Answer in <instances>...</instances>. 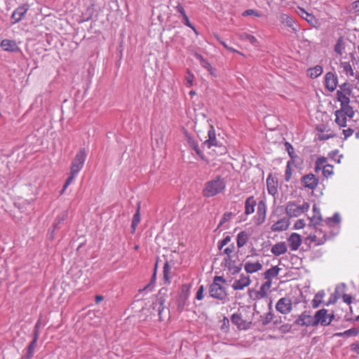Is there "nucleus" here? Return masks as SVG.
Here are the masks:
<instances>
[{"label":"nucleus","instance_id":"obj_53","mask_svg":"<svg viewBox=\"0 0 359 359\" xmlns=\"http://www.w3.org/2000/svg\"><path fill=\"white\" fill-rule=\"evenodd\" d=\"M231 216H232V213L231 212H225L220 222H219V226H222L224 223H226V222L229 221L230 219L231 218Z\"/></svg>","mask_w":359,"mask_h":359},{"label":"nucleus","instance_id":"obj_52","mask_svg":"<svg viewBox=\"0 0 359 359\" xmlns=\"http://www.w3.org/2000/svg\"><path fill=\"white\" fill-rule=\"evenodd\" d=\"M170 265L168 262H165L163 266V276L166 280L170 279Z\"/></svg>","mask_w":359,"mask_h":359},{"label":"nucleus","instance_id":"obj_56","mask_svg":"<svg viewBox=\"0 0 359 359\" xmlns=\"http://www.w3.org/2000/svg\"><path fill=\"white\" fill-rule=\"evenodd\" d=\"M305 226V223L303 219H298L295 222L294 224V229H302Z\"/></svg>","mask_w":359,"mask_h":359},{"label":"nucleus","instance_id":"obj_64","mask_svg":"<svg viewBox=\"0 0 359 359\" xmlns=\"http://www.w3.org/2000/svg\"><path fill=\"white\" fill-rule=\"evenodd\" d=\"M353 130L351 128L344 129L343 130V133L344 135L345 139L351 137L353 134Z\"/></svg>","mask_w":359,"mask_h":359},{"label":"nucleus","instance_id":"obj_12","mask_svg":"<svg viewBox=\"0 0 359 359\" xmlns=\"http://www.w3.org/2000/svg\"><path fill=\"white\" fill-rule=\"evenodd\" d=\"M251 279L248 275L242 273L239 276L238 278H236L231 287L234 290H243L251 284Z\"/></svg>","mask_w":359,"mask_h":359},{"label":"nucleus","instance_id":"obj_46","mask_svg":"<svg viewBox=\"0 0 359 359\" xmlns=\"http://www.w3.org/2000/svg\"><path fill=\"white\" fill-rule=\"evenodd\" d=\"M215 37L216 39L222 44V46L229 51L230 52H233V53H238L239 55H242V56H244V54L241 52H239L238 50H236V49H234L232 47H230L224 41H222L220 40V39L219 38V36L217 35H215Z\"/></svg>","mask_w":359,"mask_h":359},{"label":"nucleus","instance_id":"obj_15","mask_svg":"<svg viewBox=\"0 0 359 359\" xmlns=\"http://www.w3.org/2000/svg\"><path fill=\"white\" fill-rule=\"evenodd\" d=\"M231 322L239 330H248L251 326V322L243 318L241 313H233L231 316Z\"/></svg>","mask_w":359,"mask_h":359},{"label":"nucleus","instance_id":"obj_50","mask_svg":"<svg viewBox=\"0 0 359 359\" xmlns=\"http://www.w3.org/2000/svg\"><path fill=\"white\" fill-rule=\"evenodd\" d=\"M215 37L216 39L222 44V46L229 51L230 52H233V53H238L239 55H242V56H244V54L241 52H239L238 50H236V49H234L232 47H230L224 41H222L220 40V39L219 38V36L217 35H215Z\"/></svg>","mask_w":359,"mask_h":359},{"label":"nucleus","instance_id":"obj_48","mask_svg":"<svg viewBox=\"0 0 359 359\" xmlns=\"http://www.w3.org/2000/svg\"><path fill=\"white\" fill-rule=\"evenodd\" d=\"M215 37L216 39L222 44V46L229 51L230 52H233V53H238L239 55H242V56H244V54L241 52H239L238 50H236V49H234L232 47H230L224 41H222L220 40V39L219 38V36L217 35H215Z\"/></svg>","mask_w":359,"mask_h":359},{"label":"nucleus","instance_id":"obj_49","mask_svg":"<svg viewBox=\"0 0 359 359\" xmlns=\"http://www.w3.org/2000/svg\"><path fill=\"white\" fill-rule=\"evenodd\" d=\"M215 37L216 39L222 44V46L229 51L230 52H233V53H238L239 55H242V56H244V54L241 52H239L238 50H236V49H234L232 47H230L224 41H222L220 40V39L219 38V36L217 35H215Z\"/></svg>","mask_w":359,"mask_h":359},{"label":"nucleus","instance_id":"obj_32","mask_svg":"<svg viewBox=\"0 0 359 359\" xmlns=\"http://www.w3.org/2000/svg\"><path fill=\"white\" fill-rule=\"evenodd\" d=\"M327 158H325L324 156L318 157L315 162V168H314L315 172L318 173L320 170L323 171L324 170V167H325L327 165Z\"/></svg>","mask_w":359,"mask_h":359},{"label":"nucleus","instance_id":"obj_19","mask_svg":"<svg viewBox=\"0 0 359 359\" xmlns=\"http://www.w3.org/2000/svg\"><path fill=\"white\" fill-rule=\"evenodd\" d=\"M263 265L260 261H247L244 264V269L247 273H254L261 271Z\"/></svg>","mask_w":359,"mask_h":359},{"label":"nucleus","instance_id":"obj_30","mask_svg":"<svg viewBox=\"0 0 359 359\" xmlns=\"http://www.w3.org/2000/svg\"><path fill=\"white\" fill-rule=\"evenodd\" d=\"M335 122L340 127H345L346 126L347 118L343 111L337 110L335 112Z\"/></svg>","mask_w":359,"mask_h":359},{"label":"nucleus","instance_id":"obj_10","mask_svg":"<svg viewBox=\"0 0 359 359\" xmlns=\"http://www.w3.org/2000/svg\"><path fill=\"white\" fill-rule=\"evenodd\" d=\"M276 309L281 314H288L292 311V301L288 297L280 298L276 303Z\"/></svg>","mask_w":359,"mask_h":359},{"label":"nucleus","instance_id":"obj_54","mask_svg":"<svg viewBox=\"0 0 359 359\" xmlns=\"http://www.w3.org/2000/svg\"><path fill=\"white\" fill-rule=\"evenodd\" d=\"M177 11L179 12L180 15L182 17V20L184 21V22L189 23V18H188L187 15H186L183 7L181 6H179L177 7Z\"/></svg>","mask_w":359,"mask_h":359},{"label":"nucleus","instance_id":"obj_44","mask_svg":"<svg viewBox=\"0 0 359 359\" xmlns=\"http://www.w3.org/2000/svg\"><path fill=\"white\" fill-rule=\"evenodd\" d=\"M344 45H343V40L341 38H339L335 44L334 46V50L336 53H337L339 55H341L344 52Z\"/></svg>","mask_w":359,"mask_h":359},{"label":"nucleus","instance_id":"obj_28","mask_svg":"<svg viewBox=\"0 0 359 359\" xmlns=\"http://www.w3.org/2000/svg\"><path fill=\"white\" fill-rule=\"evenodd\" d=\"M249 234L245 231H241L238 235L236 238V243L237 246L238 248H241L243 247L249 241Z\"/></svg>","mask_w":359,"mask_h":359},{"label":"nucleus","instance_id":"obj_5","mask_svg":"<svg viewBox=\"0 0 359 359\" xmlns=\"http://www.w3.org/2000/svg\"><path fill=\"white\" fill-rule=\"evenodd\" d=\"M309 204L304 202L302 205H297L295 203H288L285 208L286 213L290 217H297L307 212L309 209Z\"/></svg>","mask_w":359,"mask_h":359},{"label":"nucleus","instance_id":"obj_43","mask_svg":"<svg viewBox=\"0 0 359 359\" xmlns=\"http://www.w3.org/2000/svg\"><path fill=\"white\" fill-rule=\"evenodd\" d=\"M322 173L325 177H330L334 175V167L327 163V165L324 167V170L322 171Z\"/></svg>","mask_w":359,"mask_h":359},{"label":"nucleus","instance_id":"obj_11","mask_svg":"<svg viewBox=\"0 0 359 359\" xmlns=\"http://www.w3.org/2000/svg\"><path fill=\"white\" fill-rule=\"evenodd\" d=\"M272 285V281L266 280L264 283L262 284L259 290L258 291H254L253 290H249L248 292L250 297H252V293L255 292V297L254 299H260L267 297L268 294L271 290Z\"/></svg>","mask_w":359,"mask_h":359},{"label":"nucleus","instance_id":"obj_9","mask_svg":"<svg viewBox=\"0 0 359 359\" xmlns=\"http://www.w3.org/2000/svg\"><path fill=\"white\" fill-rule=\"evenodd\" d=\"M234 250L233 244L230 245L224 250V253L227 256V258L225 259V264L233 274L239 273L241 270V265H235L231 259V256L233 253Z\"/></svg>","mask_w":359,"mask_h":359},{"label":"nucleus","instance_id":"obj_26","mask_svg":"<svg viewBox=\"0 0 359 359\" xmlns=\"http://www.w3.org/2000/svg\"><path fill=\"white\" fill-rule=\"evenodd\" d=\"M27 11V8L26 6H19L18 8H16L12 15V18L14 20L15 22H18L19 21L22 20Z\"/></svg>","mask_w":359,"mask_h":359},{"label":"nucleus","instance_id":"obj_61","mask_svg":"<svg viewBox=\"0 0 359 359\" xmlns=\"http://www.w3.org/2000/svg\"><path fill=\"white\" fill-rule=\"evenodd\" d=\"M337 289L338 288L336 289L335 293L330 297L329 302L327 303V305H329L330 304L335 303L337 301V299L339 298V295L337 294Z\"/></svg>","mask_w":359,"mask_h":359},{"label":"nucleus","instance_id":"obj_23","mask_svg":"<svg viewBox=\"0 0 359 359\" xmlns=\"http://www.w3.org/2000/svg\"><path fill=\"white\" fill-rule=\"evenodd\" d=\"M290 225L289 220L286 218H282L278 220L271 226L273 231H282L286 230Z\"/></svg>","mask_w":359,"mask_h":359},{"label":"nucleus","instance_id":"obj_62","mask_svg":"<svg viewBox=\"0 0 359 359\" xmlns=\"http://www.w3.org/2000/svg\"><path fill=\"white\" fill-rule=\"evenodd\" d=\"M342 299H343L344 302H345L348 305H350L353 301V298H352L351 295L348 294H344L342 295Z\"/></svg>","mask_w":359,"mask_h":359},{"label":"nucleus","instance_id":"obj_16","mask_svg":"<svg viewBox=\"0 0 359 359\" xmlns=\"http://www.w3.org/2000/svg\"><path fill=\"white\" fill-rule=\"evenodd\" d=\"M294 324L299 326H315L314 319L311 315L302 313L294 321Z\"/></svg>","mask_w":359,"mask_h":359},{"label":"nucleus","instance_id":"obj_31","mask_svg":"<svg viewBox=\"0 0 359 359\" xmlns=\"http://www.w3.org/2000/svg\"><path fill=\"white\" fill-rule=\"evenodd\" d=\"M323 73V67L320 65H316L314 67L307 69V76L311 79H316Z\"/></svg>","mask_w":359,"mask_h":359},{"label":"nucleus","instance_id":"obj_20","mask_svg":"<svg viewBox=\"0 0 359 359\" xmlns=\"http://www.w3.org/2000/svg\"><path fill=\"white\" fill-rule=\"evenodd\" d=\"M1 47L4 51L15 53L20 50V48L14 40L4 39L1 41Z\"/></svg>","mask_w":359,"mask_h":359},{"label":"nucleus","instance_id":"obj_27","mask_svg":"<svg viewBox=\"0 0 359 359\" xmlns=\"http://www.w3.org/2000/svg\"><path fill=\"white\" fill-rule=\"evenodd\" d=\"M280 271V268H279L278 266H272L264 273V278L266 280L272 281L273 278H276L278 276Z\"/></svg>","mask_w":359,"mask_h":359},{"label":"nucleus","instance_id":"obj_45","mask_svg":"<svg viewBox=\"0 0 359 359\" xmlns=\"http://www.w3.org/2000/svg\"><path fill=\"white\" fill-rule=\"evenodd\" d=\"M292 175V170L291 168V163L289 161L287 163L285 172V180L286 182H289L291 179Z\"/></svg>","mask_w":359,"mask_h":359},{"label":"nucleus","instance_id":"obj_21","mask_svg":"<svg viewBox=\"0 0 359 359\" xmlns=\"http://www.w3.org/2000/svg\"><path fill=\"white\" fill-rule=\"evenodd\" d=\"M325 85L326 88L332 92L337 86V79L332 72H328L325 75Z\"/></svg>","mask_w":359,"mask_h":359},{"label":"nucleus","instance_id":"obj_29","mask_svg":"<svg viewBox=\"0 0 359 359\" xmlns=\"http://www.w3.org/2000/svg\"><path fill=\"white\" fill-rule=\"evenodd\" d=\"M196 57L200 61L201 65L203 67L206 69L210 73V74L215 76H216L215 69L212 67L211 64L208 60L204 59L203 56L199 54H196Z\"/></svg>","mask_w":359,"mask_h":359},{"label":"nucleus","instance_id":"obj_3","mask_svg":"<svg viewBox=\"0 0 359 359\" xmlns=\"http://www.w3.org/2000/svg\"><path fill=\"white\" fill-rule=\"evenodd\" d=\"M225 189V182L220 177L208 182L203 190V195L205 197H212L221 193Z\"/></svg>","mask_w":359,"mask_h":359},{"label":"nucleus","instance_id":"obj_42","mask_svg":"<svg viewBox=\"0 0 359 359\" xmlns=\"http://www.w3.org/2000/svg\"><path fill=\"white\" fill-rule=\"evenodd\" d=\"M339 110L343 111L346 117L348 116L350 118H353L354 116V111L348 104H346V105H341V109Z\"/></svg>","mask_w":359,"mask_h":359},{"label":"nucleus","instance_id":"obj_41","mask_svg":"<svg viewBox=\"0 0 359 359\" xmlns=\"http://www.w3.org/2000/svg\"><path fill=\"white\" fill-rule=\"evenodd\" d=\"M324 295H325V293H324L323 291L318 292L316 294V296H315V297H314V299H313V300L312 302V304H313V308H317V307L319 306L320 304L321 303V301H322L323 298L324 297Z\"/></svg>","mask_w":359,"mask_h":359},{"label":"nucleus","instance_id":"obj_59","mask_svg":"<svg viewBox=\"0 0 359 359\" xmlns=\"http://www.w3.org/2000/svg\"><path fill=\"white\" fill-rule=\"evenodd\" d=\"M273 316L271 313H267L266 315H265V317L262 321V323L264 325H266L268 323H269L272 320H273Z\"/></svg>","mask_w":359,"mask_h":359},{"label":"nucleus","instance_id":"obj_35","mask_svg":"<svg viewBox=\"0 0 359 359\" xmlns=\"http://www.w3.org/2000/svg\"><path fill=\"white\" fill-rule=\"evenodd\" d=\"M340 68L348 77L354 76V71L349 62H341Z\"/></svg>","mask_w":359,"mask_h":359},{"label":"nucleus","instance_id":"obj_40","mask_svg":"<svg viewBox=\"0 0 359 359\" xmlns=\"http://www.w3.org/2000/svg\"><path fill=\"white\" fill-rule=\"evenodd\" d=\"M240 38L243 41H248L251 44L254 46H257V40L254 36L251 34L243 33L240 34Z\"/></svg>","mask_w":359,"mask_h":359},{"label":"nucleus","instance_id":"obj_2","mask_svg":"<svg viewBox=\"0 0 359 359\" xmlns=\"http://www.w3.org/2000/svg\"><path fill=\"white\" fill-rule=\"evenodd\" d=\"M332 236L328 233L327 225L321 224L316 227L314 231L306 238L305 242L310 247H317L324 245Z\"/></svg>","mask_w":359,"mask_h":359},{"label":"nucleus","instance_id":"obj_25","mask_svg":"<svg viewBox=\"0 0 359 359\" xmlns=\"http://www.w3.org/2000/svg\"><path fill=\"white\" fill-rule=\"evenodd\" d=\"M256 205L257 202L253 196L247 198L245 201V214L247 215L252 214L255 212Z\"/></svg>","mask_w":359,"mask_h":359},{"label":"nucleus","instance_id":"obj_18","mask_svg":"<svg viewBox=\"0 0 359 359\" xmlns=\"http://www.w3.org/2000/svg\"><path fill=\"white\" fill-rule=\"evenodd\" d=\"M184 137L189 145L196 151V154L202 159L204 160L205 157L202 151L200 150L196 140L187 131L184 133Z\"/></svg>","mask_w":359,"mask_h":359},{"label":"nucleus","instance_id":"obj_51","mask_svg":"<svg viewBox=\"0 0 359 359\" xmlns=\"http://www.w3.org/2000/svg\"><path fill=\"white\" fill-rule=\"evenodd\" d=\"M194 79V75L189 69H187L186 72L185 80L187 81L189 87L193 85Z\"/></svg>","mask_w":359,"mask_h":359},{"label":"nucleus","instance_id":"obj_22","mask_svg":"<svg viewBox=\"0 0 359 359\" xmlns=\"http://www.w3.org/2000/svg\"><path fill=\"white\" fill-rule=\"evenodd\" d=\"M287 251V247L285 242L281 241L276 243L271 247V252L276 256H280L284 255Z\"/></svg>","mask_w":359,"mask_h":359},{"label":"nucleus","instance_id":"obj_57","mask_svg":"<svg viewBox=\"0 0 359 359\" xmlns=\"http://www.w3.org/2000/svg\"><path fill=\"white\" fill-rule=\"evenodd\" d=\"M203 292H204V287H203V285H201L196 292V298L198 300H202L204 297Z\"/></svg>","mask_w":359,"mask_h":359},{"label":"nucleus","instance_id":"obj_1","mask_svg":"<svg viewBox=\"0 0 359 359\" xmlns=\"http://www.w3.org/2000/svg\"><path fill=\"white\" fill-rule=\"evenodd\" d=\"M86 151L83 148L80 149L79 151L76 153L75 157L72 161L69 176L67 177L63 186V188L61 191V194H62L65 191L68 186L73 182L75 177L83 168L86 158Z\"/></svg>","mask_w":359,"mask_h":359},{"label":"nucleus","instance_id":"obj_38","mask_svg":"<svg viewBox=\"0 0 359 359\" xmlns=\"http://www.w3.org/2000/svg\"><path fill=\"white\" fill-rule=\"evenodd\" d=\"M341 218L338 213H335L332 217L328 218L325 224H323V225H327V229H330V226L332 224H339L340 223Z\"/></svg>","mask_w":359,"mask_h":359},{"label":"nucleus","instance_id":"obj_39","mask_svg":"<svg viewBox=\"0 0 359 359\" xmlns=\"http://www.w3.org/2000/svg\"><path fill=\"white\" fill-rule=\"evenodd\" d=\"M153 305H154V309H157L159 318H160V320H161V314L164 309L163 299L161 298L156 299V301L153 303Z\"/></svg>","mask_w":359,"mask_h":359},{"label":"nucleus","instance_id":"obj_47","mask_svg":"<svg viewBox=\"0 0 359 359\" xmlns=\"http://www.w3.org/2000/svg\"><path fill=\"white\" fill-rule=\"evenodd\" d=\"M215 37L216 39L222 44V46L229 51L230 52H233V53H238L239 55H242V56H244V54L241 52H239L238 50H236V49H234L232 47H230L224 41H222L220 40V39L219 38V36L217 35H215Z\"/></svg>","mask_w":359,"mask_h":359},{"label":"nucleus","instance_id":"obj_6","mask_svg":"<svg viewBox=\"0 0 359 359\" xmlns=\"http://www.w3.org/2000/svg\"><path fill=\"white\" fill-rule=\"evenodd\" d=\"M352 93L351 86L348 83H344L339 86V90L337 92V99L341 105H346L350 102V95Z\"/></svg>","mask_w":359,"mask_h":359},{"label":"nucleus","instance_id":"obj_36","mask_svg":"<svg viewBox=\"0 0 359 359\" xmlns=\"http://www.w3.org/2000/svg\"><path fill=\"white\" fill-rule=\"evenodd\" d=\"M140 222V205H138L136 212L133 215L132 224H131V229H132V233H135L136 230V227Z\"/></svg>","mask_w":359,"mask_h":359},{"label":"nucleus","instance_id":"obj_4","mask_svg":"<svg viewBox=\"0 0 359 359\" xmlns=\"http://www.w3.org/2000/svg\"><path fill=\"white\" fill-rule=\"evenodd\" d=\"M226 280L222 276H215L213 283L210 286V295L215 299H224L226 297L225 288L221 285Z\"/></svg>","mask_w":359,"mask_h":359},{"label":"nucleus","instance_id":"obj_24","mask_svg":"<svg viewBox=\"0 0 359 359\" xmlns=\"http://www.w3.org/2000/svg\"><path fill=\"white\" fill-rule=\"evenodd\" d=\"M277 181L271 175H269L266 179V186L268 192L271 195L274 196L277 193Z\"/></svg>","mask_w":359,"mask_h":359},{"label":"nucleus","instance_id":"obj_14","mask_svg":"<svg viewBox=\"0 0 359 359\" xmlns=\"http://www.w3.org/2000/svg\"><path fill=\"white\" fill-rule=\"evenodd\" d=\"M302 184L305 188L313 190L319 183V180L316 176L312 173L305 175L302 177Z\"/></svg>","mask_w":359,"mask_h":359},{"label":"nucleus","instance_id":"obj_63","mask_svg":"<svg viewBox=\"0 0 359 359\" xmlns=\"http://www.w3.org/2000/svg\"><path fill=\"white\" fill-rule=\"evenodd\" d=\"M350 348L352 352L359 354V341L352 344Z\"/></svg>","mask_w":359,"mask_h":359},{"label":"nucleus","instance_id":"obj_17","mask_svg":"<svg viewBox=\"0 0 359 359\" xmlns=\"http://www.w3.org/2000/svg\"><path fill=\"white\" fill-rule=\"evenodd\" d=\"M289 248L292 251H296L300 247L302 240L297 233H292L287 238Z\"/></svg>","mask_w":359,"mask_h":359},{"label":"nucleus","instance_id":"obj_37","mask_svg":"<svg viewBox=\"0 0 359 359\" xmlns=\"http://www.w3.org/2000/svg\"><path fill=\"white\" fill-rule=\"evenodd\" d=\"M359 334V330L357 328H351L348 330H346L343 332H338L335 334V336L337 337H352V336H357Z\"/></svg>","mask_w":359,"mask_h":359},{"label":"nucleus","instance_id":"obj_13","mask_svg":"<svg viewBox=\"0 0 359 359\" xmlns=\"http://www.w3.org/2000/svg\"><path fill=\"white\" fill-rule=\"evenodd\" d=\"M266 205L264 201H260L257 204V213L255 215L253 220L256 225L259 226L262 224L266 219Z\"/></svg>","mask_w":359,"mask_h":359},{"label":"nucleus","instance_id":"obj_34","mask_svg":"<svg viewBox=\"0 0 359 359\" xmlns=\"http://www.w3.org/2000/svg\"><path fill=\"white\" fill-rule=\"evenodd\" d=\"M39 339V333L37 332L34 334V339L29 344L27 348V357L28 358H31L33 356L34 350L36 347L37 341Z\"/></svg>","mask_w":359,"mask_h":359},{"label":"nucleus","instance_id":"obj_8","mask_svg":"<svg viewBox=\"0 0 359 359\" xmlns=\"http://www.w3.org/2000/svg\"><path fill=\"white\" fill-rule=\"evenodd\" d=\"M203 145L204 148L207 147L208 149H211L212 147L218 148L220 154H225L226 151L224 147L218 144L215 130L212 127H211V129L208 131V139L203 142Z\"/></svg>","mask_w":359,"mask_h":359},{"label":"nucleus","instance_id":"obj_7","mask_svg":"<svg viewBox=\"0 0 359 359\" xmlns=\"http://www.w3.org/2000/svg\"><path fill=\"white\" fill-rule=\"evenodd\" d=\"M334 319L333 314H328L327 310L320 309L318 311L314 316L315 326L320 324L322 326L329 325Z\"/></svg>","mask_w":359,"mask_h":359},{"label":"nucleus","instance_id":"obj_60","mask_svg":"<svg viewBox=\"0 0 359 359\" xmlns=\"http://www.w3.org/2000/svg\"><path fill=\"white\" fill-rule=\"evenodd\" d=\"M285 146H286L289 156L292 158H293L294 157V149H293L292 146L288 142L285 143Z\"/></svg>","mask_w":359,"mask_h":359},{"label":"nucleus","instance_id":"obj_33","mask_svg":"<svg viewBox=\"0 0 359 359\" xmlns=\"http://www.w3.org/2000/svg\"><path fill=\"white\" fill-rule=\"evenodd\" d=\"M313 215L311 217H310L311 222L314 225L319 224L320 222L322 221V217L320 210L317 208L316 205H314L313 206Z\"/></svg>","mask_w":359,"mask_h":359},{"label":"nucleus","instance_id":"obj_55","mask_svg":"<svg viewBox=\"0 0 359 359\" xmlns=\"http://www.w3.org/2000/svg\"><path fill=\"white\" fill-rule=\"evenodd\" d=\"M231 241V237L226 236L223 240L218 243V248L221 250L224 246L226 245Z\"/></svg>","mask_w":359,"mask_h":359},{"label":"nucleus","instance_id":"obj_58","mask_svg":"<svg viewBox=\"0 0 359 359\" xmlns=\"http://www.w3.org/2000/svg\"><path fill=\"white\" fill-rule=\"evenodd\" d=\"M243 15H255L259 17L261 14L255 10L250 9L243 12Z\"/></svg>","mask_w":359,"mask_h":359}]
</instances>
